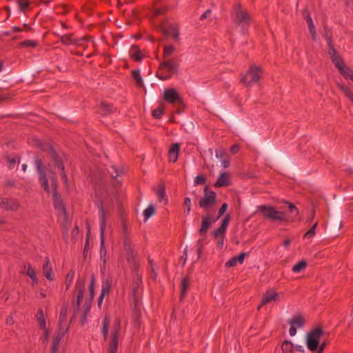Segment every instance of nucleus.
I'll return each instance as SVG.
<instances>
[{
    "mask_svg": "<svg viewBox=\"0 0 353 353\" xmlns=\"http://www.w3.org/2000/svg\"><path fill=\"white\" fill-rule=\"evenodd\" d=\"M85 279L79 278L77 279L72 298V309L73 316H77L79 312L82 313L81 323L82 325L87 321V316L90 312L91 304L94 296L95 278L92 274L90 279V283L88 286L89 293L85 296Z\"/></svg>",
    "mask_w": 353,
    "mask_h": 353,
    "instance_id": "nucleus-1",
    "label": "nucleus"
},
{
    "mask_svg": "<svg viewBox=\"0 0 353 353\" xmlns=\"http://www.w3.org/2000/svg\"><path fill=\"white\" fill-rule=\"evenodd\" d=\"M254 214H259L264 219L272 221H286L290 220V216L286 212L278 211L272 205H259Z\"/></svg>",
    "mask_w": 353,
    "mask_h": 353,
    "instance_id": "nucleus-2",
    "label": "nucleus"
},
{
    "mask_svg": "<svg viewBox=\"0 0 353 353\" xmlns=\"http://www.w3.org/2000/svg\"><path fill=\"white\" fill-rule=\"evenodd\" d=\"M263 76V69L261 66L252 64L245 73L241 75L240 82L245 87H252L260 81Z\"/></svg>",
    "mask_w": 353,
    "mask_h": 353,
    "instance_id": "nucleus-3",
    "label": "nucleus"
},
{
    "mask_svg": "<svg viewBox=\"0 0 353 353\" xmlns=\"http://www.w3.org/2000/svg\"><path fill=\"white\" fill-rule=\"evenodd\" d=\"M35 144L38 147H39L42 150L45 152H48L50 154V157L53 159L55 165L57 167L59 170L61 171V177L65 183H67V176L65 173V167L61 161V160L59 158L58 155L56 154L55 151L52 148V147L48 143H42L39 140H35Z\"/></svg>",
    "mask_w": 353,
    "mask_h": 353,
    "instance_id": "nucleus-4",
    "label": "nucleus"
},
{
    "mask_svg": "<svg viewBox=\"0 0 353 353\" xmlns=\"http://www.w3.org/2000/svg\"><path fill=\"white\" fill-rule=\"evenodd\" d=\"M232 19L233 21L242 28H248L250 22V17L245 10L241 8V6L236 4L234 6L232 13Z\"/></svg>",
    "mask_w": 353,
    "mask_h": 353,
    "instance_id": "nucleus-5",
    "label": "nucleus"
},
{
    "mask_svg": "<svg viewBox=\"0 0 353 353\" xmlns=\"http://www.w3.org/2000/svg\"><path fill=\"white\" fill-rule=\"evenodd\" d=\"M323 334L324 332L320 327H315L307 333L306 337V345L310 351L314 352L317 350L320 339Z\"/></svg>",
    "mask_w": 353,
    "mask_h": 353,
    "instance_id": "nucleus-6",
    "label": "nucleus"
},
{
    "mask_svg": "<svg viewBox=\"0 0 353 353\" xmlns=\"http://www.w3.org/2000/svg\"><path fill=\"white\" fill-rule=\"evenodd\" d=\"M179 64L174 59H169L161 63L159 66V71L163 72L161 76H158L160 79L165 80L177 72Z\"/></svg>",
    "mask_w": 353,
    "mask_h": 353,
    "instance_id": "nucleus-7",
    "label": "nucleus"
},
{
    "mask_svg": "<svg viewBox=\"0 0 353 353\" xmlns=\"http://www.w3.org/2000/svg\"><path fill=\"white\" fill-rule=\"evenodd\" d=\"M216 199V193L212 190H208L206 187L204 189V195L199 201V207L204 210H207L215 203Z\"/></svg>",
    "mask_w": 353,
    "mask_h": 353,
    "instance_id": "nucleus-8",
    "label": "nucleus"
},
{
    "mask_svg": "<svg viewBox=\"0 0 353 353\" xmlns=\"http://www.w3.org/2000/svg\"><path fill=\"white\" fill-rule=\"evenodd\" d=\"M163 98L164 101L170 104L183 105L182 98L174 88L165 89L163 93Z\"/></svg>",
    "mask_w": 353,
    "mask_h": 353,
    "instance_id": "nucleus-9",
    "label": "nucleus"
},
{
    "mask_svg": "<svg viewBox=\"0 0 353 353\" xmlns=\"http://www.w3.org/2000/svg\"><path fill=\"white\" fill-rule=\"evenodd\" d=\"M282 295V293H279L274 289L267 290L263 296L261 303L258 307V310H259L260 307L262 305L279 302Z\"/></svg>",
    "mask_w": 353,
    "mask_h": 353,
    "instance_id": "nucleus-10",
    "label": "nucleus"
},
{
    "mask_svg": "<svg viewBox=\"0 0 353 353\" xmlns=\"http://www.w3.org/2000/svg\"><path fill=\"white\" fill-rule=\"evenodd\" d=\"M120 332L119 323H116L110 334V343L109 347V353H117L119 344V335Z\"/></svg>",
    "mask_w": 353,
    "mask_h": 353,
    "instance_id": "nucleus-11",
    "label": "nucleus"
},
{
    "mask_svg": "<svg viewBox=\"0 0 353 353\" xmlns=\"http://www.w3.org/2000/svg\"><path fill=\"white\" fill-rule=\"evenodd\" d=\"M35 165H36L37 170V172L39 175V183L43 188L44 190L48 193L50 192L48 181L46 176V173L43 169V163H42L41 160L37 158L35 159Z\"/></svg>",
    "mask_w": 353,
    "mask_h": 353,
    "instance_id": "nucleus-12",
    "label": "nucleus"
},
{
    "mask_svg": "<svg viewBox=\"0 0 353 353\" xmlns=\"http://www.w3.org/2000/svg\"><path fill=\"white\" fill-rule=\"evenodd\" d=\"M288 323L290 325L289 333L291 336H294L296 334V329L301 328L305 323L304 318L301 315H297L292 318L288 321Z\"/></svg>",
    "mask_w": 353,
    "mask_h": 353,
    "instance_id": "nucleus-13",
    "label": "nucleus"
},
{
    "mask_svg": "<svg viewBox=\"0 0 353 353\" xmlns=\"http://www.w3.org/2000/svg\"><path fill=\"white\" fill-rule=\"evenodd\" d=\"M161 30L164 34L172 37L175 41L179 39V31L177 25L174 23L163 24Z\"/></svg>",
    "mask_w": 353,
    "mask_h": 353,
    "instance_id": "nucleus-14",
    "label": "nucleus"
},
{
    "mask_svg": "<svg viewBox=\"0 0 353 353\" xmlns=\"http://www.w3.org/2000/svg\"><path fill=\"white\" fill-rule=\"evenodd\" d=\"M109 216V212L106 211L102 205L99 208V216L100 221V236H105V230L106 228V219Z\"/></svg>",
    "mask_w": 353,
    "mask_h": 353,
    "instance_id": "nucleus-15",
    "label": "nucleus"
},
{
    "mask_svg": "<svg viewBox=\"0 0 353 353\" xmlns=\"http://www.w3.org/2000/svg\"><path fill=\"white\" fill-rule=\"evenodd\" d=\"M230 220V216L227 214L223 219L221 226L213 232L215 238L225 236Z\"/></svg>",
    "mask_w": 353,
    "mask_h": 353,
    "instance_id": "nucleus-16",
    "label": "nucleus"
},
{
    "mask_svg": "<svg viewBox=\"0 0 353 353\" xmlns=\"http://www.w3.org/2000/svg\"><path fill=\"white\" fill-rule=\"evenodd\" d=\"M0 207L5 210L17 211L19 203L16 200L4 199L0 203Z\"/></svg>",
    "mask_w": 353,
    "mask_h": 353,
    "instance_id": "nucleus-17",
    "label": "nucleus"
},
{
    "mask_svg": "<svg viewBox=\"0 0 353 353\" xmlns=\"http://www.w3.org/2000/svg\"><path fill=\"white\" fill-rule=\"evenodd\" d=\"M180 145L178 143H172L168 151V159L170 162L175 163L179 157Z\"/></svg>",
    "mask_w": 353,
    "mask_h": 353,
    "instance_id": "nucleus-18",
    "label": "nucleus"
},
{
    "mask_svg": "<svg viewBox=\"0 0 353 353\" xmlns=\"http://www.w3.org/2000/svg\"><path fill=\"white\" fill-rule=\"evenodd\" d=\"M214 218L210 214H206L202 219L201 228L199 229V233L201 234H206L208 228L210 227L212 223H214L212 221Z\"/></svg>",
    "mask_w": 353,
    "mask_h": 353,
    "instance_id": "nucleus-19",
    "label": "nucleus"
},
{
    "mask_svg": "<svg viewBox=\"0 0 353 353\" xmlns=\"http://www.w3.org/2000/svg\"><path fill=\"white\" fill-rule=\"evenodd\" d=\"M230 185V174L228 172L221 173L218 177L214 186L216 188L225 187Z\"/></svg>",
    "mask_w": 353,
    "mask_h": 353,
    "instance_id": "nucleus-20",
    "label": "nucleus"
},
{
    "mask_svg": "<svg viewBox=\"0 0 353 353\" xmlns=\"http://www.w3.org/2000/svg\"><path fill=\"white\" fill-rule=\"evenodd\" d=\"M63 334H64L63 332H61L60 331L57 332L54 334L51 347V352H54L55 353L59 352V343L63 337Z\"/></svg>",
    "mask_w": 353,
    "mask_h": 353,
    "instance_id": "nucleus-21",
    "label": "nucleus"
},
{
    "mask_svg": "<svg viewBox=\"0 0 353 353\" xmlns=\"http://www.w3.org/2000/svg\"><path fill=\"white\" fill-rule=\"evenodd\" d=\"M43 274L46 277L47 279L50 281H52L54 279V276L52 274V267L50 263L49 258H45V263L43 266Z\"/></svg>",
    "mask_w": 353,
    "mask_h": 353,
    "instance_id": "nucleus-22",
    "label": "nucleus"
},
{
    "mask_svg": "<svg viewBox=\"0 0 353 353\" xmlns=\"http://www.w3.org/2000/svg\"><path fill=\"white\" fill-rule=\"evenodd\" d=\"M303 16L307 23L308 28H309L310 32L312 35V40L316 41L317 35H316V32L315 30L314 24L312 21V19L307 12H304Z\"/></svg>",
    "mask_w": 353,
    "mask_h": 353,
    "instance_id": "nucleus-23",
    "label": "nucleus"
},
{
    "mask_svg": "<svg viewBox=\"0 0 353 353\" xmlns=\"http://www.w3.org/2000/svg\"><path fill=\"white\" fill-rule=\"evenodd\" d=\"M84 40V37L81 38L79 39H76L73 37L72 34H64L61 37V41L62 42V43L67 46L77 45L79 44V41Z\"/></svg>",
    "mask_w": 353,
    "mask_h": 353,
    "instance_id": "nucleus-24",
    "label": "nucleus"
},
{
    "mask_svg": "<svg viewBox=\"0 0 353 353\" xmlns=\"http://www.w3.org/2000/svg\"><path fill=\"white\" fill-rule=\"evenodd\" d=\"M129 55L131 59H133L136 61H140L143 58V55L139 48L135 45L131 46Z\"/></svg>",
    "mask_w": 353,
    "mask_h": 353,
    "instance_id": "nucleus-25",
    "label": "nucleus"
},
{
    "mask_svg": "<svg viewBox=\"0 0 353 353\" xmlns=\"http://www.w3.org/2000/svg\"><path fill=\"white\" fill-rule=\"evenodd\" d=\"M23 270L26 274L30 277L34 283H37V278L36 276V273L33 268L31 266L30 263H25L23 264Z\"/></svg>",
    "mask_w": 353,
    "mask_h": 353,
    "instance_id": "nucleus-26",
    "label": "nucleus"
},
{
    "mask_svg": "<svg viewBox=\"0 0 353 353\" xmlns=\"http://www.w3.org/2000/svg\"><path fill=\"white\" fill-rule=\"evenodd\" d=\"M325 39L327 40V45L329 46V49H328V54L330 55V58H331V60L332 61L334 60V59H338L339 57H341L336 50L334 49L333 45H332V41L331 40V39L330 37H328L327 35L325 37Z\"/></svg>",
    "mask_w": 353,
    "mask_h": 353,
    "instance_id": "nucleus-27",
    "label": "nucleus"
},
{
    "mask_svg": "<svg viewBox=\"0 0 353 353\" xmlns=\"http://www.w3.org/2000/svg\"><path fill=\"white\" fill-rule=\"evenodd\" d=\"M101 238V245H100V257L101 260L103 261V266L105 267L107 258V252L105 247V236H100Z\"/></svg>",
    "mask_w": 353,
    "mask_h": 353,
    "instance_id": "nucleus-28",
    "label": "nucleus"
},
{
    "mask_svg": "<svg viewBox=\"0 0 353 353\" xmlns=\"http://www.w3.org/2000/svg\"><path fill=\"white\" fill-rule=\"evenodd\" d=\"M99 112L103 115H108L113 112V106L112 104L101 102L99 105Z\"/></svg>",
    "mask_w": 353,
    "mask_h": 353,
    "instance_id": "nucleus-29",
    "label": "nucleus"
},
{
    "mask_svg": "<svg viewBox=\"0 0 353 353\" xmlns=\"http://www.w3.org/2000/svg\"><path fill=\"white\" fill-rule=\"evenodd\" d=\"M190 285V280L188 277H183L181 283V299H183L187 292Z\"/></svg>",
    "mask_w": 353,
    "mask_h": 353,
    "instance_id": "nucleus-30",
    "label": "nucleus"
},
{
    "mask_svg": "<svg viewBox=\"0 0 353 353\" xmlns=\"http://www.w3.org/2000/svg\"><path fill=\"white\" fill-rule=\"evenodd\" d=\"M54 206L56 209L59 210L61 212H65V209L63 204L62 200L60 196H57V194L54 196Z\"/></svg>",
    "mask_w": 353,
    "mask_h": 353,
    "instance_id": "nucleus-31",
    "label": "nucleus"
},
{
    "mask_svg": "<svg viewBox=\"0 0 353 353\" xmlns=\"http://www.w3.org/2000/svg\"><path fill=\"white\" fill-rule=\"evenodd\" d=\"M339 72L345 79L353 80V70L346 65Z\"/></svg>",
    "mask_w": 353,
    "mask_h": 353,
    "instance_id": "nucleus-32",
    "label": "nucleus"
},
{
    "mask_svg": "<svg viewBox=\"0 0 353 353\" xmlns=\"http://www.w3.org/2000/svg\"><path fill=\"white\" fill-rule=\"evenodd\" d=\"M111 288V281L106 279L102 282V287L100 295L105 296V294H109Z\"/></svg>",
    "mask_w": 353,
    "mask_h": 353,
    "instance_id": "nucleus-33",
    "label": "nucleus"
},
{
    "mask_svg": "<svg viewBox=\"0 0 353 353\" xmlns=\"http://www.w3.org/2000/svg\"><path fill=\"white\" fill-rule=\"evenodd\" d=\"M338 86L343 91L345 95L347 98H349L351 100L352 103H353V94L352 93L350 88L342 83H339Z\"/></svg>",
    "mask_w": 353,
    "mask_h": 353,
    "instance_id": "nucleus-34",
    "label": "nucleus"
},
{
    "mask_svg": "<svg viewBox=\"0 0 353 353\" xmlns=\"http://www.w3.org/2000/svg\"><path fill=\"white\" fill-rule=\"evenodd\" d=\"M109 324H110V317L106 316H105V318L103 319V327H102V333H103V338L105 340L108 337Z\"/></svg>",
    "mask_w": 353,
    "mask_h": 353,
    "instance_id": "nucleus-35",
    "label": "nucleus"
},
{
    "mask_svg": "<svg viewBox=\"0 0 353 353\" xmlns=\"http://www.w3.org/2000/svg\"><path fill=\"white\" fill-rule=\"evenodd\" d=\"M157 195L159 201H165L166 203L167 199L165 198V190L163 185H160L157 191Z\"/></svg>",
    "mask_w": 353,
    "mask_h": 353,
    "instance_id": "nucleus-36",
    "label": "nucleus"
},
{
    "mask_svg": "<svg viewBox=\"0 0 353 353\" xmlns=\"http://www.w3.org/2000/svg\"><path fill=\"white\" fill-rule=\"evenodd\" d=\"M123 233H124V238H123V245L125 250H128L131 249V241L127 236V229L125 226H123Z\"/></svg>",
    "mask_w": 353,
    "mask_h": 353,
    "instance_id": "nucleus-37",
    "label": "nucleus"
},
{
    "mask_svg": "<svg viewBox=\"0 0 353 353\" xmlns=\"http://www.w3.org/2000/svg\"><path fill=\"white\" fill-rule=\"evenodd\" d=\"M282 350L283 353H289L291 352L294 348L293 343L290 341H285L282 344Z\"/></svg>",
    "mask_w": 353,
    "mask_h": 353,
    "instance_id": "nucleus-38",
    "label": "nucleus"
},
{
    "mask_svg": "<svg viewBox=\"0 0 353 353\" xmlns=\"http://www.w3.org/2000/svg\"><path fill=\"white\" fill-rule=\"evenodd\" d=\"M307 266V263L305 261H301L299 263H297L294 267L292 268L293 272L297 273L302 270H303Z\"/></svg>",
    "mask_w": 353,
    "mask_h": 353,
    "instance_id": "nucleus-39",
    "label": "nucleus"
},
{
    "mask_svg": "<svg viewBox=\"0 0 353 353\" xmlns=\"http://www.w3.org/2000/svg\"><path fill=\"white\" fill-rule=\"evenodd\" d=\"M132 76L134 81H136L137 84L139 86H141L143 83V79L140 74V71L139 70H134L132 71Z\"/></svg>",
    "mask_w": 353,
    "mask_h": 353,
    "instance_id": "nucleus-40",
    "label": "nucleus"
},
{
    "mask_svg": "<svg viewBox=\"0 0 353 353\" xmlns=\"http://www.w3.org/2000/svg\"><path fill=\"white\" fill-rule=\"evenodd\" d=\"M154 212H155V208L154 207V205H148V208L144 210L143 213V216L145 217V219L147 220L150 216H152L154 214Z\"/></svg>",
    "mask_w": 353,
    "mask_h": 353,
    "instance_id": "nucleus-41",
    "label": "nucleus"
},
{
    "mask_svg": "<svg viewBox=\"0 0 353 353\" xmlns=\"http://www.w3.org/2000/svg\"><path fill=\"white\" fill-rule=\"evenodd\" d=\"M175 50V48L172 45L165 46L163 48V57L166 58L172 54Z\"/></svg>",
    "mask_w": 353,
    "mask_h": 353,
    "instance_id": "nucleus-42",
    "label": "nucleus"
},
{
    "mask_svg": "<svg viewBox=\"0 0 353 353\" xmlns=\"http://www.w3.org/2000/svg\"><path fill=\"white\" fill-rule=\"evenodd\" d=\"M74 272L73 270H70V272H68V273L67 274V275L65 276V285H66L67 289H68L70 288V286L71 285L72 281L74 279Z\"/></svg>",
    "mask_w": 353,
    "mask_h": 353,
    "instance_id": "nucleus-43",
    "label": "nucleus"
},
{
    "mask_svg": "<svg viewBox=\"0 0 353 353\" xmlns=\"http://www.w3.org/2000/svg\"><path fill=\"white\" fill-rule=\"evenodd\" d=\"M227 209L228 204L226 203H223L219 210L218 215L212 219V221L216 222L225 212Z\"/></svg>",
    "mask_w": 353,
    "mask_h": 353,
    "instance_id": "nucleus-44",
    "label": "nucleus"
},
{
    "mask_svg": "<svg viewBox=\"0 0 353 353\" xmlns=\"http://www.w3.org/2000/svg\"><path fill=\"white\" fill-rule=\"evenodd\" d=\"M332 63H334L335 67L336 68H338L339 71L341 70L342 68H343L345 66V65L343 59H341V57H339L336 59H334L332 61Z\"/></svg>",
    "mask_w": 353,
    "mask_h": 353,
    "instance_id": "nucleus-45",
    "label": "nucleus"
},
{
    "mask_svg": "<svg viewBox=\"0 0 353 353\" xmlns=\"http://www.w3.org/2000/svg\"><path fill=\"white\" fill-rule=\"evenodd\" d=\"M37 318H38V321H39V323L40 327L42 329H45L46 328V321H45V319L43 317V313L42 310H40L38 312Z\"/></svg>",
    "mask_w": 353,
    "mask_h": 353,
    "instance_id": "nucleus-46",
    "label": "nucleus"
},
{
    "mask_svg": "<svg viewBox=\"0 0 353 353\" xmlns=\"http://www.w3.org/2000/svg\"><path fill=\"white\" fill-rule=\"evenodd\" d=\"M37 46V42L33 40H26L19 43L20 47H35Z\"/></svg>",
    "mask_w": 353,
    "mask_h": 353,
    "instance_id": "nucleus-47",
    "label": "nucleus"
},
{
    "mask_svg": "<svg viewBox=\"0 0 353 353\" xmlns=\"http://www.w3.org/2000/svg\"><path fill=\"white\" fill-rule=\"evenodd\" d=\"M8 168L12 170L14 168L16 163H19L20 158H8Z\"/></svg>",
    "mask_w": 353,
    "mask_h": 353,
    "instance_id": "nucleus-48",
    "label": "nucleus"
},
{
    "mask_svg": "<svg viewBox=\"0 0 353 353\" xmlns=\"http://www.w3.org/2000/svg\"><path fill=\"white\" fill-rule=\"evenodd\" d=\"M17 3L21 11L23 12L29 6L28 0H18Z\"/></svg>",
    "mask_w": 353,
    "mask_h": 353,
    "instance_id": "nucleus-49",
    "label": "nucleus"
},
{
    "mask_svg": "<svg viewBox=\"0 0 353 353\" xmlns=\"http://www.w3.org/2000/svg\"><path fill=\"white\" fill-rule=\"evenodd\" d=\"M163 112V108L161 107H159L155 110H153L152 111V116L155 117L156 119H160Z\"/></svg>",
    "mask_w": 353,
    "mask_h": 353,
    "instance_id": "nucleus-50",
    "label": "nucleus"
},
{
    "mask_svg": "<svg viewBox=\"0 0 353 353\" xmlns=\"http://www.w3.org/2000/svg\"><path fill=\"white\" fill-rule=\"evenodd\" d=\"M206 181V179L204 176L203 175H197L195 178H194V183L196 185H199V184H204Z\"/></svg>",
    "mask_w": 353,
    "mask_h": 353,
    "instance_id": "nucleus-51",
    "label": "nucleus"
},
{
    "mask_svg": "<svg viewBox=\"0 0 353 353\" xmlns=\"http://www.w3.org/2000/svg\"><path fill=\"white\" fill-rule=\"evenodd\" d=\"M288 204L289 205V210L292 214L293 216H296L299 213V210L296 207L290 203H288Z\"/></svg>",
    "mask_w": 353,
    "mask_h": 353,
    "instance_id": "nucleus-52",
    "label": "nucleus"
},
{
    "mask_svg": "<svg viewBox=\"0 0 353 353\" xmlns=\"http://www.w3.org/2000/svg\"><path fill=\"white\" fill-rule=\"evenodd\" d=\"M238 263L237 261H236V257H233L232 259H230L226 263H225V266L226 267H234L235 265H236V264Z\"/></svg>",
    "mask_w": 353,
    "mask_h": 353,
    "instance_id": "nucleus-53",
    "label": "nucleus"
},
{
    "mask_svg": "<svg viewBox=\"0 0 353 353\" xmlns=\"http://www.w3.org/2000/svg\"><path fill=\"white\" fill-rule=\"evenodd\" d=\"M125 251L127 260L128 261L134 260L135 257V254L134 253V252L131 250V249Z\"/></svg>",
    "mask_w": 353,
    "mask_h": 353,
    "instance_id": "nucleus-54",
    "label": "nucleus"
},
{
    "mask_svg": "<svg viewBox=\"0 0 353 353\" xmlns=\"http://www.w3.org/2000/svg\"><path fill=\"white\" fill-rule=\"evenodd\" d=\"M108 172H110L112 178H117L119 174V171L116 169L114 166L110 167V169Z\"/></svg>",
    "mask_w": 353,
    "mask_h": 353,
    "instance_id": "nucleus-55",
    "label": "nucleus"
},
{
    "mask_svg": "<svg viewBox=\"0 0 353 353\" xmlns=\"http://www.w3.org/2000/svg\"><path fill=\"white\" fill-rule=\"evenodd\" d=\"M317 225V223H316L305 234V236H313L315 234L314 230Z\"/></svg>",
    "mask_w": 353,
    "mask_h": 353,
    "instance_id": "nucleus-56",
    "label": "nucleus"
},
{
    "mask_svg": "<svg viewBox=\"0 0 353 353\" xmlns=\"http://www.w3.org/2000/svg\"><path fill=\"white\" fill-rule=\"evenodd\" d=\"M184 205L187 208V214H189L191 211V200L190 198L186 197L184 200Z\"/></svg>",
    "mask_w": 353,
    "mask_h": 353,
    "instance_id": "nucleus-57",
    "label": "nucleus"
},
{
    "mask_svg": "<svg viewBox=\"0 0 353 353\" xmlns=\"http://www.w3.org/2000/svg\"><path fill=\"white\" fill-rule=\"evenodd\" d=\"M165 9L164 8H155L153 10V15L158 16L165 12Z\"/></svg>",
    "mask_w": 353,
    "mask_h": 353,
    "instance_id": "nucleus-58",
    "label": "nucleus"
},
{
    "mask_svg": "<svg viewBox=\"0 0 353 353\" xmlns=\"http://www.w3.org/2000/svg\"><path fill=\"white\" fill-rule=\"evenodd\" d=\"M240 147L238 144L233 145L230 147V152L232 154H236L239 151Z\"/></svg>",
    "mask_w": 353,
    "mask_h": 353,
    "instance_id": "nucleus-59",
    "label": "nucleus"
},
{
    "mask_svg": "<svg viewBox=\"0 0 353 353\" xmlns=\"http://www.w3.org/2000/svg\"><path fill=\"white\" fill-rule=\"evenodd\" d=\"M245 256V253H241L239 256H235V257L236 259L237 262L240 264H242L244 261Z\"/></svg>",
    "mask_w": 353,
    "mask_h": 353,
    "instance_id": "nucleus-60",
    "label": "nucleus"
},
{
    "mask_svg": "<svg viewBox=\"0 0 353 353\" xmlns=\"http://www.w3.org/2000/svg\"><path fill=\"white\" fill-rule=\"evenodd\" d=\"M67 313V307H63L60 312V319H64Z\"/></svg>",
    "mask_w": 353,
    "mask_h": 353,
    "instance_id": "nucleus-61",
    "label": "nucleus"
},
{
    "mask_svg": "<svg viewBox=\"0 0 353 353\" xmlns=\"http://www.w3.org/2000/svg\"><path fill=\"white\" fill-rule=\"evenodd\" d=\"M225 155V151L222 149L219 150V151L216 152V158H223Z\"/></svg>",
    "mask_w": 353,
    "mask_h": 353,
    "instance_id": "nucleus-62",
    "label": "nucleus"
},
{
    "mask_svg": "<svg viewBox=\"0 0 353 353\" xmlns=\"http://www.w3.org/2000/svg\"><path fill=\"white\" fill-rule=\"evenodd\" d=\"M211 14V10H208L207 11H205L200 17V19L201 20H204L205 19H207L210 14Z\"/></svg>",
    "mask_w": 353,
    "mask_h": 353,
    "instance_id": "nucleus-63",
    "label": "nucleus"
},
{
    "mask_svg": "<svg viewBox=\"0 0 353 353\" xmlns=\"http://www.w3.org/2000/svg\"><path fill=\"white\" fill-rule=\"evenodd\" d=\"M326 345V343L325 342L322 343L321 344H320V345H319V347H318V352L317 353H323L324 349H325V347Z\"/></svg>",
    "mask_w": 353,
    "mask_h": 353,
    "instance_id": "nucleus-64",
    "label": "nucleus"
}]
</instances>
